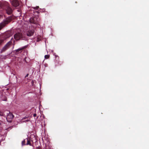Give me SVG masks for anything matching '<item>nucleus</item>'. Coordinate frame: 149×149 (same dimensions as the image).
I'll use <instances>...</instances> for the list:
<instances>
[{
    "mask_svg": "<svg viewBox=\"0 0 149 149\" xmlns=\"http://www.w3.org/2000/svg\"><path fill=\"white\" fill-rule=\"evenodd\" d=\"M5 9L8 15L11 14L12 12V8L9 6L8 3L6 1L0 2V8Z\"/></svg>",
    "mask_w": 149,
    "mask_h": 149,
    "instance_id": "obj_1",
    "label": "nucleus"
},
{
    "mask_svg": "<svg viewBox=\"0 0 149 149\" xmlns=\"http://www.w3.org/2000/svg\"><path fill=\"white\" fill-rule=\"evenodd\" d=\"M12 20V17L11 16L6 18L3 22L0 23V30L8 24Z\"/></svg>",
    "mask_w": 149,
    "mask_h": 149,
    "instance_id": "obj_2",
    "label": "nucleus"
},
{
    "mask_svg": "<svg viewBox=\"0 0 149 149\" xmlns=\"http://www.w3.org/2000/svg\"><path fill=\"white\" fill-rule=\"evenodd\" d=\"M13 38H12L11 40L7 42L1 50V51L0 52L1 53L5 52L10 47L12 44V40H13Z\"/></svg>",
    "mask_w": 149,
    "mask_h": 149,
    "instance_id": "obj_3",
    "label": "nucleus"
},
{
    "mask_svg": "<svg viewBox=\"0 0 149 149\" xmlns=\"http://www.w3.org/2000/svg\"><path fill=\"white\" fill-rule=\"evenodd\" d=\"M6 113L7 115V119L8 118L12 119L14 117V116L13 114L8 111H5L4 112V114L5 115Z\"/></svg>",
    "mask_w": 149,
    "mask_h": 149,
    "instance_id": "obj_4",
    "label": "nucleus"
},
{
    "mask_svg": "<svg viewBox=\"0 0 149 149\" xmlns=\"http://www.w3.org/2000/svg\"><path fill=\"white\" fill-rule=\"evenodd\" d=\"M11 3L13 6L15 7H17L19 5V2L18 0H11Z\"/></svg>",
    "mask_w": 149,
    "mask_h": 149,
    "instance_id": "obj_5",
    "label": "nucleus"
},
{
    "mask_svg": "<svg viewBox=\"0 0 149 149\" xmlns=\"http://www.w3.org/2000/svg\"><path fill=\"white\" fill-rule=\"evenodd\" d=\"M26 47L27 46H25L19 48L15 50L14 51L15 54H17L19 53H21L22 52V51L23 49H26Z\"/></svg>",
    "mask_w": 149,
    "mask_h": 149,
    "instance_id": "obj_6",
    "label": "nucleus"
},
{
    "mask_svg": "<svg viewBox=\"0 0 149 149\" xmlns=\"http://www.w3.org/2000/svg\"><path fill=\"white\" fill-rule=\"evenodd\" d=\"M22 34L20 33H16L14 35V38L17 40H18L21 38H22Z\"/></svg>",
    "mask_w": 149,
    "mask_h": 149,
    "instance_id": "obj_7",
    "label": "nucleus"
},
{
    "mask_svg": "<svg viewBox=\"0 0 149 149\" xmlns=\"http://www.w3.org/2000/svg\"><path fill=\"white\" fill-rule=\"evenodd\" d=\"M30 22L31 23L37 24L38 23V19L36 17L31 18L30 19Z\"/></svg>",
    "mask_w": 149,
    "mask_h": 149,
    "instance_id": "obj_8",
    "label": "nucleus"
},
{
    "mask_svg": "<svg viewBox=\"0 0 149 149\" xmlns=\"http://www.w3.org/2000/svg\"><path fill=\"white\" fill-rule=\"evenodd\" d=\"M34 32V30L33 29L29 30L27 32L26 35L28 36H31L33 35Z\"/></svg>",
    "mask_w": 149,
    "mask_h": 149,
    "instance_id": "obj_9",
    "label": "nucleus"
},
{
    "mask_svg": "<svg viewBox=\"0 0 149 149\" xmlns=\"http://www.w3.org/2000/svg\"><path fill=\"white\" fill-rule=\"evenodd\" d=\"M1 97L2 100L5 101H7V99L5 95H3V94L1 95Z\"/></svg>",
    "mask_w": 149,
    "mask_h": 149,
    "instance_id": "obj_10",
    "label": "nucleus"
},
{
    "mask_svg": "<svg viewBox=\"0 0 149 149\" xmlns=\"http://www.w3.org/2000/svg\"><path fill=\"white\" fill-rule=\"evenodd\" d=\"M6 38H8L9 37L11 36L12 35V33L10 32H9L7 33H6Z\"/></svg>",
    "mask_w": 149,
    "mask_h": 149,
    "instance_id": "obj_11",
    "label": "nucleus"
},
{
    "mask_svg": "<svg viewBox=\"0 0 149 149\" xmlns=\"http://www.w3.org/2000/svg\"><path fill=\"white\" fill-rule=\"evenodd\" d=\"M26 141H27V143L26 144V145H29L30 146H31V144L30 141L28 139H26Z\"/></svg>",
    "mask_w": 149,
    "mask_h": 149,
    "instance_id": "obj_12",
    "label": "nucleus"
},
{
    "mask_svg": "<svg viewBox=\"0 0 149 149\" xmlns=\"http://www.w3.org/2000/svg\"><path fill=\"white\" fill-rule=\"evenodd\" d=\"M26 141V139H24V140L22 141V146L26 145V144L25 143Z\"/></svg>",
    "mask_w": 149,
    "mask_h": 149,
    "instance_id": "obj_13",
    "label": "nucleus"
},
{
    "mask_svg": "<svg viewBox=\"0 0 149 149\" xmlns=\"http://www.w3.org/2000/svg\"><path fill=\"white\" fill-rule=\"evenodd\" d=\"M49 56H50L49 55H45V59H48L49 58Z\"/></svg>",
    "mask_w": 149,
    "mask_h": 149,
    "instance_id": "obj_14",
    "label": "nucleus"
},
{
    "mask_svg": "<svg viewBox=\"0 0 149 149\" xmlns=\"http://www.w3.org/2000/svg\"><path fill=\"white\" fill-rule=\"evenodd\" d=\"M4 40L3 39H0V45H1L3 42Z\"/></svg>",
    "mask_w": 149,
    "mask_h": 149,
    "instance_id": "obj_15",
    "label": "nucleus"
},
{
    "mask_svg": "<svg viewBox=\"0 0 149 149\" xmlns=\"http://www.w3.org/2000/svg\"><path fill=\"white\" fill-rule=\"evenodd\" d=\"M33 8L36 10H38L39 8V7L38 6H37L36 7H33Z\"/></svg>",
    "mask_w": 149,
    "mask_h": 149,
    "instance_id": "obj_16",
    "label": "nucleus"
},
{
    "mask_svg": "<svg viewBox=\"0 0 149 149\" xmlns=\"http://www.w3.org/2000/svg\"><path fill=\"white\" fill-rule=\"evenodd\" d=\"M36 149H41V148L39 146L38 147H37L36 148Z\"/></svg>",
    "mask_w": 149,
    "mask_h": 149,
    "instance_id": "obj_17",
    "label": "nucleus"
},
{
    "mask_svg": "<svg viewBox=\"0 0 149 149\" xmlns=\"http://www.w3.org/2000/svg\"><path fill=\"white\" fill-rule=\"evenodd\" d=\"M29 75V74H27L25 76V78H26V77H28V76Z\"/></svg>",
    "mask_w": 149,
    "mask_h": 149,
    "instance_id": "obj_18",
    "label": "nucleus"
},
{
    "mask_svg": "<svg viewBox=\"0 0 149 149\" xmlns=\"http://www.w3.org/2000/svg\"><path fill=\"white\" fill-rule=\"evenodd\" d=\"M36 114H33V116H34V117L36 116Z\"/></svg>",
    "mask_w": 149,
    "mask_h": 149,
    "instance_id": "obj_19",
    "label": "nucleus"
},
{
    "mask_svg": "<svg viewBox=\"0 0 149 149\" xmlns=\"http://www.w3.org/2000/svg\"><path fill=\"white\" fill-rule=\"evenodd\" d=\"M32 85H33V81H32Z\"/></svg>",
    "mask_w": 149,
    "mask_h": 149,
    "instance_id": "obj_20",
    "label": "nucleus"
},
{
    "mask_svg": "<svg viewBox=\"0 0 149 149\" xmlns=\"http://www.w3.org/2000/svg\"><path fill=\"white\" fill-rule=\"evenodd\" d=\"M18 10V12H20V10Z\"/></svg>",
    "mask_w": 149,
    "mask_h": 149,
    "instance_id": "obj_21",
    "label": "nucleus"
},
{
    "mask_svg": "<svg viewBox=\"0 0 149 149\" xmlns=\"http://www.w3.org/2000/svg\"><path fill=\"white\" fill-rule=\"evenodd\" d=\"M25 121H29L28 120H26Z\"/></svg>",
    "mask_w": 149,
    "mask_h": 149,
    "instance_id": "obj_22",
    "label": "nucleus"
},
{
    "mask_svg": "<svg viewBox=\"0 0 149 149\" xmlns=\"http://www.w3.org/2000/svg\"><path fill=\"white\" fill-rule=\"evenodd\" d=\"M7 121H11V120H9V121H8V120Z\"/></svg>",
    "mask_w": 149,
    "mask_h": 149,
    "instance_id": "obj_23",
    "label": "nucleus"
},
{
    "mask_svg": "<svg viewBox=\"0 0 149 149\" xmlns=\"http://www.w3.org/2000/svg\"><path fill=\"white\" fill-rule=\"evenodd\" d=\"M1 142L0 141V145H1Z\"/></svg>",
    "mask_w": 149,
    "mask_h": 149,
    "instance_id": "obj_24",
    "label": "nucleus"
},
{
    "mask_svg": "<svg viewBox=\"0 0 149 149\" xmlns=\"http://www.w3.org/2000/svg\"><path fill=\"white\" fill-rule=\"evenodd\" d=\"M1 92L0 91V94H1Z\"/></svg>",
    "mask_w": 149,
    "mask_h": 149,
    "instance_id": "obj_25",
    "label": "nucleus"
}]
</instances>
